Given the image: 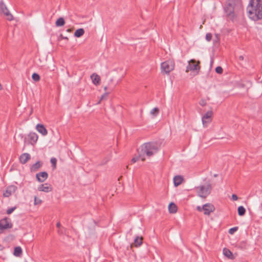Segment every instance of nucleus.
I'll use <instances>...</instances> for the list:
<instances>
[{
  "label": "nucleus",
  "instance_id": "1",
  "mask_svg": "<svg viewBox=\"0 0 262 262\" xmlns=\"http://www.w3.org/2000/svg\"><path fill=\"white\" fill-rule=\"evenodd\" d=\"M250 19L257 20L262 18V2L260 0H251L247 7Z\"/></svg>",
  "mask_w": 262,
  "mask_h": 262
},
{
  "label": "nucleus",
  "instance_id": "2",
  "mask_svg": "<svg viewBox=\"0 0 262 262\" xmlns=\"http://www.w3.org/2000/svg\"><path fill=\"white\" fill-rule=\"evenodd\" d=\"M159 148V146L156 142L145 143L141 146L140 157H150L158 152Z\"/></svg>",
  "mask_w": 262,
  "mask_h": 262
},
{
  "label": "nucleus",
  "instance_id": "3",
  "mask_svg": "<svg viewBox=\"0 0 262 262\" xmlns=\"http://www.w3.org/2000/svg\"><path fill=\"white\" fill-rule=\"evenodd\" d=\"M212 186L209 182L195 188L198 195L202 198H206L210 194Z\"/></svg>",
  "mask_w": 262,
  "mask_h": 262
},
{
  "label": "nucleus",
  "instance_id": "4",
  "mask_svg": "<svg viewBox=\"0 0 262 262\" xmlns=\"http://www.w3.org/2000/svg\"><path fill=\"white\" fill-rule=\"evenodd\" d=\"M234 6L235 2L233 0H228L225 8L227 16L231 19H233L235 16Z\"/></svg>",
  "mask_w": 262,
  "mask_h": 262
},
{
  "label": "nucleus",
  "instance_id": "5",
  "mask_svg": "<svg viewBox=\"0 0 262 262\" xmlns=\"http://www.w3.org/2000/svg\"><path fill=\"white\" fill-rule=\"evenodd\" d=\"M174 68V62L172 60H167L163 62L161 64V72L162 73L168 74L173 71Z\"/></svg>",
  "mask_w": 262,
  "mask_h": 262
},
{
  "label": "nucleus",
  "instance_id": "6",
  "mask_svg": "<svg viewBox=\"0 0 262 262\" xmlns=\"http://www.w3.org/2000/svg\"><path fill=\"white\" fill-rule=\"evenodd\" d=\"M200 61H196L194 59H191L188 61V64L186 67V72L193 71L198 74L200 70Z\"/></svg>",
  "mask_w": 262,
  "mask_h": 262
},
{
  "label": "nucleus",
  "instance_id": "7",
  "mask_svg": "<svg viewBox=\"0 0 262 262\" xmlns=\"http://www.w3.org/2000/svg\"><path fill=\"white\" fill-rule=\"evenodd\" d=\"M196 209L200 212L203 211L204 214L207 215H210L215 210L214 206L211 203L205 204L202 207L197 206Z\"/></svg>",
  "mask_w": 262,
  "mask_h": 262
},
{
  "label": "nucleus",
  "instance_id": "8",
  "mask_svg": "<svg viewBox=\"0 0 262 262\" xmlns=\"http://www.w3.org/2000/svg\"><path fill=\"white\" fill-rule=\"evenodd\" d=\"M0 11L5 15L8 20L11 21L13 20V15L10 12L3 1L0 2Z\"/></svg>",
  "mask_w": 262,
  "mask_h": 262
},
{
  "label": "nucleus",
  "instance_id": "9",
  "mask_svg": "<svg viewBox=\"0 0 262 262\" xmlns=\"http://www.w3.org/2000/svg\"><path fill=\"white\" fill-rule=\"evenodd\" d=\"M212 115V112L211 111H209L202 116V121L204 126H207V125L211 122Z\"/></svg>",
  "mask_w": 262,
  "mask_h": 262
},
{
  "label": "nucleus",
  "instance_id": "10",
  "mask_svg": "<svg viewBox=\"0 0 262 262\" xmlns=\"http://www.w3.org/2000/svg\"><path fill=\"white\" fill-rule=\"evenodd\" d=\"M17 189V187L14 185H11L8 187L6 190L3 193L4 197H9L12 194L14 193Z\"/></svg>",
  "mask_w": 262,
  "mask_h": 262
},
{
  "label": "nucleus",
  "instance_id": "11",
  "mask_svg": "<svg viewBox=\"0 0 262 262\" xmlns=\"http://www.w3.org/2000/svg\"><path fill=\"white\" fill-rule=\"evenodd\" d=\"M37 139L38 136L35 132H30L25 140H28L31 144H33L37 141Z\"/></svg>",
  "mask_w": 262,
  "mask_h": 262
},
{
  "label": "nucleus",
  "instance_id": "12",
  "mask_svg": "<svg viewBox=\"0 0 262 262\" xmlns=\"http://www.w3.org/2000/svg\"><path fill=\"white\" fill-rule=\"evenodd\" d=\"M12 227V225L6 219L0 220V231L4 229H9Z\"/></svg>",
  "mask_w": 262,
  "mask_h": 262
},
{
  "label": "nucleus",
  "instance_id": "13",
  "mask_svg": "<svg viewBox=\"0 0 262 262\" xmlns=\"http://www.w3.org/2000/svg\"><path fill=\"white\" fill-rule=\"evenodd\" d=\"M48 177V174L47 172L43 171L37 173L36 177L37 180L40 182H43Z\"/></svg>",
  "mask_w": 262,
  "mask_h": 262
},
{
  "label": "nucleus",
  "instance_id": "14",
  "mask_svg": "<svg viewBox=\"0 0 262 262\" xmlns=\"http://www.w3.org/2000/svg\"><path fill=\"white\" fill-rule=\"evenodd\" d=\"M31 158L30 155L28 153H24L19 157L20 162L23 164H26Z\"/></svg>",
  "mask_w": 262,
  "mask_h": 262
},
{
  "label": "nucleus",
  "instance_id": "15",
  "mask_svg": "<svg viewBox=\"0 0 262 262\" xmlns=\"http://www.w3.org/2000/svg\"><path fill=\"white\" fill-rule=\"evenodd\" d=\"M91 79L93 83L95 85H98L100 84V77L98 74L96 73H93L91 76Z\"/></svg>",
  "mask_w": 262,
  "mask_h": 262
},
{
  "label": "nucleus",
  "instance_id": "16",
  "mask_svg": "<svg viewBox=\"0 0 262 262\" xmlns=\"http://www.w3.org/2000/svg\"><path fill=\"white\" fill-rule=\"evenodd\" d=\"M42 165V163L40 161H37L35 164H33L30 167L31 172L37 171Z\"/></svg>",
  "mask_w": 262,
  "mask_h": 262
},
{
  "label": "nucleus",
  "instance_id": "17",
  "mask_svg": "<svg viewBox=\"0 0 262 262\" xmlns=\"http://www.w3.org/2000/svg\"><path fill=\"white\" fill-rule=\"evenodd\" d=\"M184 180L183 177L181 176H176L173 178V183L176 187L181 184Z\"/></svg>",
  "mask_w": 262,
  "mask_h": 262
},
{
  "label": "nucleus",
  "instance_id": "18",
  "mask_svg": "<svg viewBox=\"0 0 262 262\" xmlns=\"http://www.w3.org/2000/svg\"><path fill=\"white\" fill-rule=\"evenodd\" d=\"M38 189L40 191L48 192L52 190V188L49 186L47 184H44L39 186Z\"/></svg>",
  "mask_w": 262,
  "mask_h": 262
},
{
  "label": "nucleus",
  "instance_id": "19",
  "mask_svg": "<svg viewBox=\"0 0 262 262\" xmlns=\"http://www.w3.org/2000/svg\"><path fill=\"white\" fill-rule=\"evenodd\" d=\"M168 210L170 213H175L177 211V206L173 203H171L168 206Z\"/></svg>",
  "mask_w": 262,
  "mask_h": 262
},
{
  "label": "nucleus",
  "instance_id": "20",
  "mask_svg": "<svg viewBox=\"0 0 262 262\" xmlns=\"http://www.w3.org/2000/svg\"><path fill=\"white\" fill-rule=\"evenodd\" d=\"M142 237L137 236L134 240V244L136 247L140 246L142 244Z\"/></svg>",
  "mask_w": 262,
  "mask_h": 262
},
{
  "label": "nucleus",
  "instance_id": "21",
  "mask_svg": "<svg viewBox=\"0 0 262 262\" xmlns=\"http://www.w3.org/2000/svg\"><path fill=\"white\" fill-rule=\"evenodd\" d=\"M84 33V30L82 28L77 29L74 33V36L76 37H80Z\"/></svg>",
  "mask_w": 262,
  "mask_h": 262
},
{
  "label": "nucleus",
  "instance_id": "22",
  "mask_svg": "<svg viewBox=\"0 0 262 262\" xmlns=\"http://www.w3.org/2000/svg\"><path fill=\"white\" fill-rule=\"evenodd\" d=\"M22 253V249L20 247H16L15 248L14 250V255L15 256L19 257Z\"/></svg>",
  "mask_w": 262,
  "mask_h": 262
},
{
  "label": "nucleus",
  "instance_id": "23",
  "mask_svg": "<svg viewBox=\"0 0 262 262\" xmlns=\"http://www.w3.org/2000/svg\"><path fill=\"white\" fill-rule=\"evenodd\" d=\"M65 24V21L62 17L59 18L56 21L55 25L57 27H61Z\"/></svg>",
  "mask_w": 262,
  "mask_h": 262
},
{
  "label": "nucleus",
  "instance_id": "24",
  "mask_svg": "<svg viewBox=\"0 0 262 262\" xmlns=\"http://www.w3.org/2000/svg\"><path fill=\"white\" fill-rule=\"evenodd\" d=\"M159 113V109L158 107L154 108L150 112V115L153 117H156L158 115Z\"/></svg>",
  "mask_w": 262,
  "mask_h": 262
},
{
  "label": "nucleus",
  "instance_id": "25",
  "mask_svg": "<svg viewBox=\"0 0 262 262\" xmlns=\"http://www.w3.org/2000/svg\"><path fill=\"white\" fill-rule=\"evenodd\" d=\"M237 211L239 216H243L245 214L246 209L243 206H241L238 207Z\"/></svg>",
  "mask_w": 262,
  "mask_h": 262
},
{
  "label": "nucleus",
  "instance_id": "26",
  "mask_svg": "<svg viewBox=\"0 0 262 262\" xmlns=\"http://www.w3.org/2000/svg\"><path fill=\"white\" fill-rule=\"evenodd\" d=\"M223 253L227 257L230 258H232V253L229 249L224 248L223 249Z\"/></svg>",
  "mask_w": 262,
  "mask_h": 262
},
{
  "label": "nucleus",
  "instance_id": "27",
  "mask_svg": "<svg viewBox=\"0 0 262 262\" xmlns=\"http://www.w3.org/2000/svg\"><path fill=\"white\" fill-rule=\"evenodd\" d=\"M37 131H47L45 126L42 124H38L36 126Z\"/></svg>",
  "mask_w": 262,
  "mask_h": 262
},
{
  "label": "nucleus",
  "instance_id": "28",
  "mask_svg": "<svg viewBox=\"0 0 262 262\" xmlns=\"http://www.w3.org/2000/svg\"><path fill=\"white\" fill-rule=\"evenodd\" d=\"M140 159H141V160L142 161H144L145 160V157H140V153H139V156L137 157L133 158L132 159L131 162H132V163H134L136 162L137 161H138Z\"/></svg>",
  "mask_w": 262,
  "mask_h": 262
},
{
  "label": "nucleus",
  "instance_id": "29",
  "mask_svg": "<svg viewBox=\"0 0 262 262\" xmlns=\"http://www.w3.org/2000/svg\"><path fill=\"white\" fill-rule=\"evenodd\" d=\"M51 163L52 164V166L53 167V169H55L56 168V163L57 160L55 158H52L51 159Z\"/></svg>",
  "mask_w": 262,
  "mask_h": 262
},
{
  "label": "nucleus",
  "instance_id": "30",
  "mask_svg": "<svg viewBox=\"0 0 262 262\" xmlns=\"http://www.w3.org/2000/svg\"><path fill=\"white\" fill-rule=\"evenodd\" d=\"M32 78L35 81H38L40 80L39 75L36 73H33Z\"/></svg>",
  "mask_w": 262,
  "mask_h": 262
},
{
  "label": "nucleus",
  "instance_id": "31",
  "mask_svg": "<svg viewBox=\"0 0 262 262\" xmlns=\"http://www.w3.org/2000/svg\"><path fill=\"white\" fill-rule=\"evenodd\" d=\"M237 229L238 228L237 227L230 228L229 230V233L230 234H233L235 231L237 230Z\"/></svg>",
  "mask_w": 262,
  "mask_h": 262
},
{
  "label": "nucleus",
  "instance_id": "32",
  "mask_svg": "<svg viewBox=\"0 0 262 262\" xmlns=\"http://www.w3.org/2000/svg\"><path fill=\"white\" fill-rule=\"evenodd\" d=\"M41 202H42V201L40 199H38L36 196L34 197V204L35 205L40 204L41 203Z\"/></svg>",
  "mask_w": 262,
  "mask_h": 262
},
{
  "label": "nucleus",
  "instance_id": "33",
  "mask_svg": "<svg viewBox=\"0 0 262 262\" xmlns=\"http://www.w3.org/2000/svg\"><path fill=\"white\" fill-rule=\"evenodd\" d=\"M212 38V34L210 33H208L206 35V39L208 41H210L211 40Z\"/></svg>",
  "mask_w": 262,
  "mask_h": 262
},
{
  "label": "nucleus",
  "instance_id": "34",
  "mask_svg": "<svg viewBox=\"0 0 262 262\" xmlns=\"http://www.w3.org/2000/svg\"><path fill=\"white\" fill-rule=\"evenodd\" d=\"M215 72L218 74H222L223 73V69L221 67H217L215 69Z\"/></svg>",
  "mask_w": 262,
  "mask_h": 262
},
{
  "label": "nucleus",
  "instance_id": "35",
  "mask_svg": "<svg viewBox=\"0 0 262 262\" xmlns=\"http://www.w3.org/2000/svg\"><path fill=\"white\" fill-rule=\"evenodd\" d=\"M200 105H201L202 106H204L206 105V102L204 99H202L199 102Z\"/></svg>",
  "mask_w": 262,
  "mask_h": 262
},
{
  "label": "nucleus",
  "instance_id": "36",
  "mask_svg": "<svg viewBox=\"0 0 262 262\" xmlns=\"http://www.w3.org/2000/svg\"><path fill=\"white\" fill-rule=\"evenodd\" d=\"M15 209V208H10L9 209H8L7 210V213L8 214H11L13 211Z\"/></svg>",
  "mask_w": 262,
  "mask_h": 262
},
{
  "label": "nucleus",
  "instance_id": "37",
  "mask_svg": "<svg viewBox=\"0 0 262 262\" xmlns=\"http://www.w3.org/2000/svg\"><path fill=\"white\" fill-rule=\"evenodd\" d=\"M231 197H232V199L233 201H236V200H237V199H238V197H237V196L236 194H233L232 195Z\"/></svg>",
  "mask_w": 262,
  "mask_h": 262
},
{
  "label": "nucleus",
  "instance_id": "38",
  "mask_svg": "<svg viewBox=\"0 0 262 262\" xmlns=\"http://www.w3.org/2000/svg\"><path fill=\"white\" fill-rule=\"evenodd\" d=\"M108 95V93H105L103 95H102L101 97V100H102L105 97H106L107 96V95Z\"/></svg>",
  "mask_w": 262,
  "mask_h": 262
},
{
  "label": "nucleus",
  "instance_id": "39",
  "mask_svg": "<svg viewBox=\"0 0 262 262\" xmlns=\"http://www.w3.org/2000/svg\"><path fill=\"white\" fill-rule=\"evenodd\" d=\"M238 58H239V60H241V61H243V60H244V56H242V55L239 56V57H238Z\"/></svg>",
  "mask_w": 262,
  "mask_h": 262
},
{
  "label": "nucleus",
  "instance_id": "40",
  "mask_svg": "<svg viewBox=\"0 0 262 262\" xmlns=\"http://www.w3.org/2000/svg\"><path fill=\"white\" fill-rule=\"evenodd\" d=\"M60 226H61V225H60V223L59 222H58V223L56 224V226H57V227H58V228H60Z\"/></svg>",
  "mask_w": 262,
  "mask_h": 262
},
{
  "label": "nucleus",
  "instance_id": "41",
  "mask_svg": "<svg viewBox=\"0 0 262 262\" xmlns=\"http://www.w3.org/2000/svg\"><path fill=\"white\" fill-rule=\"evenodd\" d=\"M224 137L223 136H217V137H215V139H223Z\"/></svg>",
  "mask_w": 262,
  "mask_h": 262
},
{
  "label": "nucleus",
  "instance_id": "42",
  "mask_svg": "<svg viewBox=\"0 0 262 262\" xmlns=\"http://www.w3.org/2000/svg\"><path fill=\"white\" fill-rule=\"evenodd\" d=\"M40 133H41L43 136L47 135V134L48 133V132H40Z\"/></svg>",
  "mask_w": 262,
  "mask_h": 262
},
{
  "label": "nucleus",
  "instance_id": "43",
  "mask_svg": "<svg viewBox=\"0 0 262 262\" xmlns=\"http://www.w3.org/2000/svg\"><path fill=\"white\" fill-rule=\"evenodd\" d=\"M213 62V59H211V62H210V67H211H211H212V66Z\"/></svg>",
  "mask_w": 262,
  "mask_h": 262
},
{
  "label": "nucleus",
  "instance_id": "44",
  "mask_svg": "<svg viewBox=\"0 0 262 262\" xmlns=\"http://www.w3.org/2000/svg\"><path fill=\"white\" fill-rule=\"evenodd\" d=\"M215 37L216 38V40H215V41H217L219 40V36H218V35L217 34H216L215 35Z\"/></svg>",
  "mask_w": 262,
  "mask_h": 262
},
{
  "label": "nucleus",
  "instance_id": "45",
  "mask_svg": "<svg viewBox=\"0 0 262 262\" xmlns=\"http://www.w3.org/2000/svg\"><path fill=\"white\" fill-rule=\"evenodd\" d=\"M3 249V246H2L1 245H0V251H2Z\"/></svg>",
  "mask_w": 262,
  "mask_h": 262
},
{
  "label": "nucleus",
  "instance_id": "46",
  "mask_svg": "<svg viewBox=\"0 0 262 262\" xmlns=\"http://www.w3.org/2000/svg\"><path fill=\"white\" fill-rule=\"evenodd\" d=\"M67 31L69 32H71L72 31V30L71 29H68L67 30Z\"/></svg>",
  "mask_w": 262,
  "mask_h": 262
},
{
  "label": "nucleus",
  "instance_id": "47",
  "mask_svg": "<svg viewBox=\"0 0 262 262\" xmlns=\"http://www.w3.org/2000/svg\"><path fill=\"white\" fill-rule=\"evenodd\" d=\"M62 38L64 39H68V38L67 37H62Z\"/></svg>",
  "mask_w": 262,
  "mask_h": 262
},
{
  "label": "nucleus",
  "instance_id": "48",
  "mask_svg": "<svg viewBox=\"0 0 262 262\" xmlns=\"http://www.w3.org/2000/svg\"><path fill=\"white\" fill-rule=\"evenodd\" d=\"M104 90L105 91H106V90H107V86H105V87L104 88Z\"/></svg>",
  "mask_w": 262,
  "mask_h": 262
},
{
  "label": "nucleus",
  "instance_id": "49",
  "mask_svg": "<svg viewBox=\"0 0 262 262\" xmlns=\"http://www.w3.org/2000/svg\"><path fill=\"white\" fill-rule=\"evenodd\" d=\"M101 100H101V99H100V100H99V101H98V104L100 103V102H101Z\"/></svg>",
  "mask_w": 262,
  "mask_h": 262
},
{
  "label": "nucleus",
  "instance_id": "50",
  "mask_svg": "<svg viewBox=\"0 0 262 262\" xmlns=\"http://www.w3.org/2000/svg\"><path fill=\"white\" fill-rule=\"evenodd\" d=\"M107 161H106L105 162L103 163H102V164H105V163H107Z\"/></svg>",
  "mask_w": 262,
  "mask_h": 262
},
{
  "label": "nucleus",
  "instance_id": "51",
  "mask_svg": "<svg viewBox=\"0 0 262 262\" xmlns=\"http://www.w3.org/2000/svg\"><path fill=\"white\" fill-rule=\"evenodd\" d=\"M2 89V85L1 84H0V90Z\"/></svg>",
  "mask_w": 262,
  "mask_h": 262
},
{
  "label": "nucleus",
  "instance_id": "52",
  "mask_svg": "<svg viewBox=\"0 0 262 262\" xmlns=\"http://www.w3.org/2000/svg\"><path fill=\"white\" fill-rule=\"evenodd\" d=\"M58 232L59 233H60V232H61V231H60V230H59L58 231Z\"/></svg>",
  "mask_w": 262,
  "mask_h": 262
},
{
  "label": "nucleus",
  "instance_id": "53",
  "mask_svg": "<svg viewBox=\"0 0 262 262\" xmlns=\"http://www.w3.org/2000/svg\"><path fill=\"white\" fill-rule=\"evenodd\" d=\"M214 176L215 177L217 176V174H214Z\"/></svg>",
  "mask_w": 262,
  "mask_h": 262
}]
</instances>
